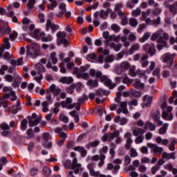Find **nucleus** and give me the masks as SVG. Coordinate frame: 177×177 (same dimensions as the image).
Returning a JSON list of instances; mask_svg holds the SVG:
<instances>
[{"instance_id":"obj_3","label":"nucleus","mask_w":177,"mask_h":177,"mask_svg":"<svg viewBox=\"0 0 177 177\" xmlns=\"http://www.w3.org/2000/svg\"><path fill=\"white\" fill-rule=\"evenodd\" d=\"M151 117L155 121L157 127H161L164 124V122L161 121V113L160 109H153L151 112Z\"/></svg>"},{"instance_id":"obj_13","label":"nucleus","mask_w":177,"mask_h":177,"mask_svg":"<svg viewBox=\"0 0 177 177\" xmlns=\"http://www.w3.org/2000/svg\"><path fill=\"white\" fill-rule=\"evenodd\" d=\"M59 82L62 84H66V85H70L74 82V79L72 77H62L59 79Z\"/></svg>"},{"instance_id":"obj_18","label":"nucleus","mask_w":177,"mask_h":177,"mask_svg":"<svg viewBox=\"0 0 177 177\" xmlns=\"http://www.w3.org/2000/svg\"><path fill=\"white\" fill-rule=\"evenodd\" d=\"M73 150H75V151H79V153H81L82 157H86L87 151L83 147H81V146L75 147L73 149Z\"/></svg>"},{"instance_id":"obj_61","label":"nucleus","mask_w":177,"mask_h":177,"mask_svg":"<svg viewBox=\"0 0 177 177\" xmlns=\"http://www.w3.org/2000/svg\"><path fill=\"white\" fill-rule=\"evenodd\" d=\"M111 28L114 32H118L121 30V28L116 24H112Z\"/></svg>"},{"instance_id":"obj_41","label":"nucleus","mask_w":177,"mask_h":177,"mask_svg":"<svg viewBox=\"0 0 177 177\" xmlns=\"http://www.w3.org/2000/svg\"><path fill=\"white\" fill-rule=\"evenodd\" d=\"M39 38L41 39L42 42H48V41H50L52 39V37H46V35L44 32L40 33Z\"/></svg>"},{"instance_id":"obj_63","label":"nucleus","mask_w":177,"mask_h":177,"mask_svg":"<svg viewBox=\"0 0 177 177\" xmlns=\"http://www.w3.org/2000/svg\"><path fill=\"white\" fill-rule=\"evenodd\" d=\"M128 39L130 42H135V41H136V35L133 32H130L129 34Z\"/></svg>"},{"instance_id":"obj_62","label":"nucleus","mask_w":177,"mask_h":177,"mask_svg":"<svg viewBox=\"0 0 177 177\" xmlns=\"http://www.w3.org/2000/svg\"><path fill=\"white\" fill-rule=\"evenodd\" d=\"M42 139L45 142H49V139H50V134L48 132L44 133L42 134Z\"/></svg>"},{"instance_id":"obj_60","label":"nucleus","mask_w":177,"mask_h":177,"mask_svg":"<svg viewBox=\"0 0 177 177\" xmlns=\"http://www.w3.org/2000/svg\"><path fill=\"white\" fill-rule=\"evenodd\" d=\"M34 5H35V0H29L27 3V8L29 10L34 9Z\"/></svg>"},{"instance_id":"obj_8","label":"nucleus","mask_w":177,"mask_h":177,"mask_svg":"<svg viewBox=\"0 0 177 177\" xmlns=\"http://www.w3.org/2000/svg\"><path fill=\"white\" fill-rule=\"evenodd\" d=\"M81 86H82V83L81 82L73 83L71 85L66 88V92H67L69 95H73L75 90L77 89V88H81Z\"/></svg>"},{"instance_id":"obj_30","label":"nucleus","mask_w":177,"mask_h":177,"mask_svg":"<svg viewBox=\"0 0 177 177\" xmlns=\"http://www.w3.org/2000/svg\"><path fill=\"white\" fill-rule=\"evenodd\" d=\"M137 3H139V0H129L127 3V7L129 8V9H133Z\"/></svg>"},{"instance_id":"obj_14","label":"nucleus","mask_w":177,"mask_h":177,"mask_svg":"<svg viewBox=\"0 0 177 177\" xmlns=\"http://www.w3.org/2000/svg\"><path fill=\"white\" fill-rule=\"evenodd\" d=\"M13 81L15 86H20V84H21V77L17 72H15L14 73Z\"/></svg>"},{"instance_id":"obj_52","label":"nucleus","mask_w":177,"mask_h":177,"mask_svg":"<svg viewBox=\"0 0 177 177\" xmlns=\"http://www.w3.org/2000/svg\"><path fill=\"white\" fill-rule=\"evenodd\" d=\"M51 173L52 170H50V168L48 167H44L43 168V175H44L45 176H49V175H50Z\"/></svg>"},{"instance_id":"obj_28","label":"nucleus","mask_w":177,"mask_h":177,"mask_svg":"<svg viewBox=\"0 0 177 177\" xmlns=\"http://www.w3.org/2000/svg\"><path fill=\"white\" fill-rule=\"evenodd\" d=\"M109 13H111V8H107L106 11H104V10H101L100 12V17L104 20V19H106V16H109Z\"/></svg>"},{"instance_id":"obj_2","label":"nucleus","mask_w":177,"mask_h":177,"mask_svg":"<svg viewBox=\"0 0 177 177\" xmlns=\"http://www.w3.org/2000/svg\"><path fill=\"white\" fill-rule=\"evenodd\" d=\"M176 54H171L170 53H165L161 56V60L162 63H166L163 65L162 68H171L172 64H174V59H175Z\"/></svg>"},{"instance_id":"obj_33","label":"nucleus","mask_w":177,"mask_h":177,"mask_svg":"<svg viewBox=\"0 0 177 177\" xmlns=\"http://www.w3.org/2000/svg\"><path fill=\"white\" fill-rule=\"evenodd\" d=\"M140 15H142V10L139 7L135 10H133L131 12V15L133 17H138V16H140Z\"/></svg>"},{"instance_id":"obj_6","label":"nucleus","mask_w":177,"mask_h":177,"mask_svg":"<svg viewBox=\"0 0 177 177\" xmlns=\"http://www.w3.org/2000/svg\"><path fill=\"white\" fill-rule=\"evenodd\" d=\"M100 81L101 82H103L106 86H109V89H114V88L117 86L115 83L111 84V80L109 79V77H107V76L105 75H101Z\"/></svg>"},{"instance_id":"obj_50","label":"nucleus","mask_w":177,"mask_h":177,"mask_svg":"<svg viewBox=\"0 0 177 177\" xmlns=\"http://www.w3.org/2000/svg\"><path fill=\"white\" fill-rule=\"evenodd\" d=\"M41 117H39L35 119L34 120H32L31 122L29 124V127H37V125L39 124L41 121Z\"/></svg>"},{"instance_id":"obj_54","label":"nucleus","mask_w":177,"mask_h":177,"mask_svg":"<svg viewBox=\"0 0 177 177\" xmlns=\"http://www.w3.org/2000/svg\"><path fill=\"white\" fill-rule=\"evenodd\" d=\"M144 139H145V136H143V135H140V136H136V138L135 139V142H136V145H139V144L143 142Z\"/></svg>"},{"instance_id":"obj_31","label":"nucleus","mask_w":177,"mask_h":177,"mask_svg":"<svg viewBox=\"0 0 177 177\" xmlns=\"http://www.w3.org/2000/svg\"><path fill=\"white\" fill-rule=\"evenodd\" d=\"M15 92L13 90H11V91H8L6 93H3V95L0 97V100H8L10 96H12V93Z\"/></svg>"},{"instance_id":"obj_48","label":"nucleus","mask_w":177,"mask_h":177,"mask_svg":"<svg viewBox=\"0 0 177 177\" xmlns=\"http://www.w3.org/2000/svg\"><path fill=\"white\" fill-rule=\"evenodd\" d=\"M169 10L171 12V13L173 15V16H175L177 13V8L175 4H171L169 6Z\"/></svg>"},{"instance_id":"obj_17","label":"nucleus","mask_w":177,"mask_h":177,"mask_svg":"<svg viewBox=\"0 0 177 177\" xmlns=\"http://www.w3.org/2000/svg\"><path fill=\"white\" fill-rule=\"evenodd\" d=\"M162 118H163V120H167V121H172V120H174V115L172 113H168L167 111H164L162 113Z\"/></svg>"},{"instance_id":"obj_27","label":"nucleus","mask_w":177,"mask_h":177,"mask_svg":"<svg viewBox=\"0 0 177 177\" xmlns=\"http://www.w3.org/2000/svg\"><path fill=\"white\" fill-rule=\"evenodd\" d=\"M145 132V129L142 128H135L132 131V134L133 136H140L139 135H143Z\"/></svg>"},{"instance_id":"obj_40","label":"nucleus","mask_w":177,"mask_h":177,"mask_svg":"<svg viewBox=\"0 0 177 177\" xmlns=\"http://www.w3.org/2000/svg\"><path fill=\"white\" fill-rule=\"evenodd\" d=\"M104 160H106V155L101 153L100 155V161L98 162V167L101 168V167H103L104 165Z\"/></svg>"},{"instance_id":"obj_35","label":"nucleus","mask_w":177,"mask_h":177,"mask_svg":"<svg viewBox=\"0 0 177 177\" xmlns=\"http://www.w3.org/2000/svg\"><path fill=\"white\" fill-rule=\"evenodd\" d=\"M129 93L134 97H140L142 96V93L135 90V88H131L129 91Z\"/></svg>"},{"instance_id":"obj_46","label":"nucleus","mask_w":177,"mask_h":177,"mask_svg":"<svg viewBox=\"0 0 177 177\" xmlns=\"http://www.w3.org/2000/svg\"><path fill=\"white\" fill-rule=\"evenodd\" d=\"M81 104H79V102H77V103H73V104H71V105H68V106H67V109H74V107H75V109L76 110H80L81 109Z\"/></svg>"},{"instance_id":"obj_38","label":"nucleus","mask_w":177,"mask_h":177,"mask_svg":"<svg viewBox=\"0 0 177 177\" xmlns=\"http://www.w3.org/2000/svg\"><path fill=\"white\" fill-rule=\"evenodd\" d=\"M96 96H99L100 97H103V96L106 95H109V93H107V91L102 89V88H100V89H97V91H96Z\"/></svg>"},{"instance_id":"obj_44","label":"nucleus","mask_w":177,"mask_h":177,"mask_svg":"<svg viewBox=\"0 0 177 177\" xmlns=\"http://www.w3.org/2000/svg\"><path fill=\"white\" fill-rule=\"evenodd\" d=\"M115 60V57L114 55H110L104 58V62L105 63H113V62Z\"/></svg>"},{"instance_id":"obj_32","label":"nucleus","mask_w":177,"mask_h":177,"mask_svg":"<svg viewBox=\"0 0 177 177\" xmlns=\"http://www.w3.org/2000/svg\"><path fill=\"white\" fill-rule=\"evenodd\" d=\"M3 106V109H7V111H10V108L9 107V100H0V107Z\"/></svg>"},{"instance_id":"obj_4","label":"nucleus","mask_w":177,"mask_h":177,"mask_svg":"<svg viewBox=\"0 0 177 177\" xmlns=\"http://www.w3.org/2000/svg\"><path fill=\"white\" fill-rule=\"evenodd\" d=\"M129 67H131V64L128 61L122 62L116 68V74H118V75H121L122 73L128 71V70H129Z\"/></svg>"},{"instance_id":"obj_37","label":"nucleus","mask_w":177,"mask_h":177,"mask_svg":"<svg viewBox=\"0 0 177 177\" xmlns=\"http://www.w3.org/2000/svg\"><path fill=\"white\" fill-rule=\"evenodd\" d=\"M110 47L111 48V49L115 50V52H118L121 50L122 46L121 44H116L115 43H111L110 44Z\"/></svg>"},{"instance_id":"obj_5","label":"nucleus","mask_w":177,"mask_h":177,"mask_svg":"<svg viewBox=\"0 0 177 177\" xmlns=\"http://www.w3.org/2000/svg\"><path fill=\"white\" fill-rule=\"evenodd\" d=\"M157 39H158V42H163L166 45L165 40L162 39V29L157 30L151 36V41H156Z\"/></svg>"},{"instance_id":"obj_34","label":"nucleus","mask_w":177,"mask_h":177,"mask_svg":"<svg viewBox=\"0 0 177 177\" xmlns=\"http://www.w3.org/2000/svg\"><path fill=\"white\" fill-rule=\"evenodd\" d=\"M133 80L129 78L128 76H124L122 78V83L126 84L127 86H129L131 84H133Z\"/></svg>"},{"instance_id":"obj_24","label":"nucleus","mask_w":177,"mask_h":177,"mask_svg":"<svg viewBox=\"0 0 177 177\" xmlns=\"http://www.w3.org/2000/svg\"><path fill=\"white\" fill-rule=\"evenodd\" d=\"M143 102H146L145 103L147 107H150V106H151V103H153V96H150L149 97L148 95H146L143 97L142 98Z\"/></svg>"},{"instance_id":"obj_47","label":"nucleus","mask_w":177,"mask_h":177,"mask_svg":"<svg viewBox=\"0 0 177 177\" xmlns=\"http://www.w3.org/2000/svg\"><path fill=\"white\" fill-rule=\"evenodd\" d=\"M119 16L122 19V21H121L122 26H127V24H128V18L127 17V15H125V13Z\"/></svg>"},{"instance_id":"obj_19","label":"nucleus","mask_w":177,"mask_h":177,"mask_svg":"<svg viewBox=\"0 0 177 177\" xmlns=\"http://www.w3.org/2000/svg\"><path fill=\"white\" fill-rule=\"evenodd\" d=\"M35 68L37 70V74H42V73H45V71H46L45 66H44L41 63L36 64L35 65Z\"/></svg>"},{"instance_id":"obj_45","label":"nucleus","mask_w":177,"mask_h":177,"mask_svg":"<svg viewBox=\"0 0 177 177\" xmlns=\"http://www.w3.org/2000/svg\"><path fill=\"white\" fill-rule=\"evenodd\" d=\"M27 124H28V120H27V119H23L21 121V131H26V129H27Z\"/></svg>"},{"instance_id":"obj_51","label":"nucleus","mask_w":177,"mask_h":177,"mask_svg":"<svg viewBox=\"0 0 177 177\" xmlns=\"http://www.w3.org/2000/svg\"><path fill=\"white\" fill-rule=\"evenodd\" d=\"M64 167L66 168V169H73V165L71 163V160H66L64 162Z\"/></svg>"},{"instance_id":"obj_23","label":"nucleus","mask_w":177,"mask_h":177,"mask_svg":"<svg viewBox=\"0 0 177 177\" xmlns=\"http://www.w3.org/2000/svg\"><path fill=\"white\" fill-rule=\"evenodd\" d=\"M133 86H134L136 89H143L145 88V84L144 83L140 82V79H136L133 84Z\"/></svg>"},{"instance_id":"obj_49","label":"nucleus","mask_w":177,"mask_h":177,"mask_svg":"<svg viewBox=\"0 0 177 177\" xmlns=\"http://www.w3.org/2000/svg\"><path fill=\"white\" fill-rule=\"evenodd\" d=\"M129 23L131 27H136V26L139 24V21H138V19L135 18H130Z\"/></svg>"},{"instance_id":"obj_9","label":"nucleus","mask_w":177,"mask_h":177,"mask_svg":"<svg viewBox=\"0 0 177 177\" xmlns=\"http://www.w3.org/2000/svg\"><path fill=\"white\" fill-rule=\"evenodd\" d=\"M145 50H147L149 54V56H154L157 53V50L156 49V46L153 44H147L145 46Z\"/></svg>"},{"instance_id":"obj_1","label":"nucleus","mask_w":177,"mask_h":177,"mask_svg":"<svg viewBox=\"0 0 177 177\" xmlns=\"http://www.w3.org/2000/svg\"><path fill=\"white\" fill-rule=\"evenodd\" d=\"M91 67L90 65L81 66L80 68L76 67L74 68L73 74L77 75V78H82V80H89V73H86V70Z\"/></svg>"},{"instance_id":"obj_7","label":"nucleus","mask_w":177,"mask_h":177,"mask_svg":"<svg viewBox=\"0 0 177 177\" xmlns=\"http://www.w3.org/2000/svg\"><path fill=\"white\" fill-rule=\"evenodd\" d=\"M147 146L149 149H151L153 150V152L155 154L161 155L162 151H164V148H162L161 147H158V145H157V144H153V143L149 142V143L147 144Z\"/></svg>"},{"instance_id":"obj_39","label":"nucleus","mask_w":177,"mask_h":177,"mask_svg":"<svg viewBox=\"0 0 177 177\" xmlns=\"http://www.w3.org/2000/svg\"><path fill=\"white\" fill-rule=\"evenodd\" d=\"M150 35H151L150 32H145L144 35L139 39V41L142 43L146 42V41H147V39L150 38Z\"/></svg>"},{"instance_id":"obj_57","label":"nucleus","mask_w":177,"mask_h":177,"mask_svg":"<svg viewBox=\"0 0 177 177\" xmlns=\"http://www.w3.org/2000/svg\"><path fill=\"white\" fill-rule=\"evenodd\" d=\"M56 6H57V1L53 0L51 1L50 5L47 6V8H48V9H50V10H53V9H55V8H56Z\"/></svg>"},{"instance_id":"obj_56","label":"nucleus","mask_w":177,"mask_h":177,"mask_svg":"<svg viewBox=\"0 0 177 177\" xmlns=\"http://www.w3.org/2000/svg\"><path fill=\"white\" fill-rule=\"evenodd\" d=\"M161 12H162V10L161 8L156 7L152 10V15H153V16H158V15L161 14Z\"/></svg>"},{"instance_id":"obj_29","label":"nucleus","mask_w":177,"mask_h":177,"mask_svg":"<svg viewBox=\"0 0 177 177\" xmlns=\"http://www.w3.org/2000/svg\"><path fill=\"white\" fill-rule=\"evenodd\" d=\"M140 49L139 44H133L129 50V55H133V53Z\"/></svg>"},{"instance_id":"obj_43","label":"nucleus","mask_w":177,"mask_h":177,"mask_svg":"<svg viewBox=\"0 0 177 177\" xmlns=\"http://www.w3.org/2000/svg\"><path fill=\"white\" fill-rule=\"evenodd\" d=\"M26 139H34L35 138V134H34L32 129H28L26 131Z\"/></svg>"},{"instance_id":"obj_20","label":"nucleus","mask_w":177,"mask_h":177,"mask_svg":"<svg viewBox=\"0 0 177 177\" xmlns=\"http://www.w3.org/2000/svg\"><path fill=\"white\" fill-rule=\"evenodd\" d=\"M120 168H121L120 165H116L114 166V165H113V163H108L106 169H109V171H111V169H113V174H117V172H118V169H120Z\"/></svg>"},{"instance_id":"obj_16","label":"nucleus","mask_w":177,"mask_h":177,"mask_svg":"<svg viewBox=\"0 0 177 177\" xmlns=\"http://www.w3.org/2000/svg\"><path fill=\"white\" fill-rule=\"evenodd\" d=\"M122 8H124V4L122 3H118L115 4L114 10L116 12V13H118V16L124 15V12L122 10H121Z\"/></svg>"},{"instance_id":"obj_25","label":"nucleus","mask_w":177,"mask_h":177,"mask_svg":"<svg viewBox=\"0 0 177 177\" xmlns=\"http://www.w3.org/2000/svg\"><path fill=\"white\" fill-rule=\"evenodd\" d=\"M89 73H90L91 77H95V75L96 78H100V77H102V75L103 74L102 73V71L96 72V70H95L93 68L90 69Z\"/></svg>"},{"instance_id":"obj_59","label":"nucleus","mask_w":177,"mask_h":177,"mask_svg":"<svg viewBox=\"0 0 177 177\" xmlns=\"http://www.w3.org/2000/svg\"><path fill=\"white\" fill-rule=\"evenodd\" d=\"M50 57L51 59L53 64H56V63H57V58H56V53H51Z\"/></svg>"},{"instance_id":"obj_15","label":"nucleus","mask_w":177,"mask_h":177,"mask_svg":"<svg viewBox=\"0 0 177 177\" xmlns=\"http://www.w3.org/2000/svg\"><path fill=\"white\" fill-rule=\"evenodd\" d=\"M156 124H153L150 121H147L145 123L144 130L149 129V131L153 132V131H156Z\"/></svg>"},{"instance_id":"obj_58","label":"nucleus","mask_w":177,"mask_h":177,"mask_svg":"<svg viewBox=\"0 0 177 177\" xmlns=\"http://www.w3.org/2000/svg\"><path fill=\"white\" fill-rule=\"evenodd\" d=\"M39 29H35L32 33V37L33 38H35V39H37V41H39L40 37H39Z\"/></svg>"},{"instance_id":"obj_53","label":"nucleus","mask_w":177,"mask_h":177,"mask_svg":"<svg viewBox=\"0 0 177 177\" xmlns=\"http://www.w3.org/2000/svg\"><path fill=\"white\" fill-rule=\"evenodd\" d=\"M59 8L61 10V11L59 12V15H61V16H63V15H64V12L66 10V4H64V3H62L59 5Z\"/></svg>"},{"instance_id":"obj_36","label":"nucleus","mask_w":177,"mask_h":177,"mask_svg":"<svg viewBox=\"0 0 177 177\" xmlns=\"http://www.w3.org/2000/svg\"><path fill=\"white\" fill-rule=\"evenodd\" d=\"M168 129V124L165 123L161 128L158 130V133L160 135H165L167 133V130Z\"/></svg>"},{"instance_id":"obj_42","label":"nucleus","mask_w":177,"mask_h":177,"mask_svg":"<svg viewBox=\"0 0 177 177\" xmlns=\"http://www.w3.org/2000/svg\"><path fill=\"white\" fill-rule=\"evenodd\" d=\"M136 66H132L131 67L129 68V75L131 77H136Z\"/></svg>"},{"instance_id":"obj_26","label":"nucleus","mask_w":177,"mask_h":177,"mask_svg":"<svg viewBox=\"0 0 177 177\" xmlns=\"http://www.w3.org/2000/svg\"><path fill=\"white\" fill-rule=\"evenodd\" d=\"M86 85H88V86H90V88H97V86L99 85V83L97 82V80H93L92 79H90L86 82Z\"/></svg>"},{"instance_id":"obj_21","label":"nucleus","mask_w":177,"mask_h":177,"mask_svg":"<svg viewBox=\"0 0 177 177\" xmlns=\"http://www.w3.org/2000/svg\"><path fill=\"white\" fill-rule=\"evenodd\" d=\"M151 13V10L150 8H148L146 11L141 12V17L140 20L141 21H145L149 16H150V14Z\"/></svg>"},{"instance_id":"obj_55","label":"nucleus","mask_w":177,"mask_h":177,"mask_svg":"<svg viewBox=\"0 0 177 177\" xmlns=\"http://www.w3.org/2000/svg\"><path fill=\"white\" fill-rule=\"evenodd\" d=\"M0 128L2 131H9L10 130V127L6 122H3L0 124Z\"/></svg>"},{"instance_id":"obj_64","label":"nucleus","mask_w":177,"mask_h":177,"mask_svg":"<svg viewBox=\"0 0 177 177\" xmlns=\"http://www.w3.org/2000/svg\"><path fill=\"white\" fill-rule=\"evenodd\" d=\"M4 80H6V81H7L8 82H12L14 80V76L7 74L4 76Z\"/></svg>"},{"instance_id":"obj_11","label":"nucleus","mask_w":177,"mask_h":177,"mask_svg":"<svg viewBox=\"0 0 177 177\" xmlns=\"http://www.w3.org/2000/svg\"><path fill=\"white\" fill-rule=\"evenodd\" d=\"M30 48L32 52H34L33 59H35V57H37V56L41 55V51L39 50L41 49V47L39 46V45L37 44H32L30 45Z\"/></svg>"},{"instance_id":"obj_10","label":"nucleus","mask_w":177,"mask_h":177,"mask_svg":"<svg viewBox=\"0 0 177 177\" xmlns=\"http://www.w3.org/2000/svg\"><path fill=\"white\" fill-rule=\"evenodd\" d=\"M49 28H50L52 32H55V31H56V30H59V27L58 25H56L55 24H52V20L47 19L46 30L47 31H49Z\"/></svg>"},{"instance_id":"obj_22","label":"nucleus","mask_w":177,"mask_h":177,"mask_svg":"<svg viewBox=\"0 0 177 177\" xmlns=\"http://www.w3.org/2000/svg\"><path fill=\"white\" fill-rule=\"evenodd\" d=\"M162 158L167 159V160H175L176 158L175 157V152H171V153H167V152H163L162 154Z\"/></svg>"},{"instance_id":"obj_12","label":"nucleus","mask_w":177,"mask_h":177,"mask_svg":"<svg viewBox=\"0 0 177 177\" xmlns=\"http://www.w3.org/2000/svg\"><path fill=\"white\" fill-rule=\"evenodd\" d=\"M48 89L50 90V92L53 93V96H57V95L62 93V88H56L55 84H52Z\"/></svg>"}]
</instances>
